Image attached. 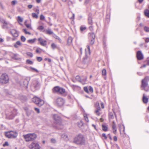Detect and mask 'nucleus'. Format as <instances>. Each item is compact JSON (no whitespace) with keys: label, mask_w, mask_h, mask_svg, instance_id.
Here are the masks:
<instances>
[{"label":"nucleus","mask_w":149,"mask_h":149,"mask_svg":"<svg viewBox=\"0 0 149 149\" xmlns=\"http://www.w3.org/2000/svg\"><path fill=\"white\" fill-rule=\"evenodd\" d=\"M74 142L78 144H83L85 142V139L83 136L79 134L75 137Z\"/></svg>","instance_id":"f257e3e1"},{"label":"nucleus","mask_w":149,"mask_h":149,"mask_svg":"<svg viewBox=\"0 0 149 149\" xmlns=\"http://www.w3.org/2000/svg\"><path fill=\"white\" fill-rule=\"evenodd\" d=\"M149 81V76L146 77L145 78L142 80L141 88H142V90L146 92L149 91V87H147L148 85V82Z\"/></svg>","instance_id":"f03ea898"},{"label":"nucleus","mask_w":149,"mask_h":149,"mask_svg":"<svg viewBox=\"0 0 149 149\" xmlns=\"http://www.w3.org/2000/svg\"><path fill=\"white\" fill-rule=\"evenodd\" d=\"M24 138L26 142L33 141L37 137V135L35 133H29L23 135Z\"/></svg>","instance_id":"7ed1b4c3"},{"label":"nucleus","mask_w":149,"mask_h":149,"mask_svg":"<svg viewBox=\"0 0 149 149\" xmlns=\"http://www.w3.org/2000/svg\"><path fill=\"white\" fill-rule=\"evenodd\" d=\"M5 136L8 138H15L18 135V133L15 131H10L5 132Z\"/></svg>","instance_id":"20e7f679"},{"label":"nucleus","mask_w":149,"mask_h":149,"mask_svg":"<svg viewBox=\"0 0 149 149\" xmlns=\"http://www.w3.org/2000/svg\"><path fill=\"white\" fill-rule=\"evenodd\" d=\"M32 100L33 102L39 107L42 106L44 103L43 100L36 97H34L32 99Z\"/></svg>","instance_id":"39448f33"},{"label":"nucleus","mask_w":149,"mask_h":149,"mask_svg":"<svg viewBox=\"0 0 149 149\" xmlns=\"http://www.w3.org/2000/svg\"><path fill=\"white\" fill-rule=\"evenodd\" d=\"M9 78L8 75L6 74H3L0 78V82L4 84L8 83L9 81Z\"/></svg>","instance_id":"423d86ee"},{"label":"nucleus","mask_w":149,"mask_h":149,"mask_svg":"<svg viewBox=\"0 0 149 149\" xmlns=\"http://www.w3.org/2000/svg\"><path fill=\"white\" fill-rule=\"evenodd\" d=\"M29 148L30 149H40V147L38 143L33 142L29 146Z\"/></svg>","instance_id":"0eeeda50"},{"label":"nucleus","mask_w":149,"mask_h":149,"mask_svg":"<svg viewBox=\"0 0 149 149\" xmlns=\"http://www.w3.org/2000/svg\"><path fill=\"white\" fill-rule=\"evenodd\" d=\"M57 105L58 106H61L63 105L64 103L63 99L61 97H58L56 101Z\"/></svg>","instance_id":"6e6552de"},{"label":"nucleus","mask_w":149,"mask_h":149,"mask_svg":"<svg viewBox=\"0 0 149 149\" xmlns=\"http://www.w3.org/2000/svg\"><path fill=\"white\" fill-rule=\"evenodd\" d=\"M53 118L55 121V123L56 124L60 123L61 122V119L60 117L57 114H54Z\"/></svg>","instance_id":"1a4fd4ad"},{"label":"nucleus","mask_w":149,"mask_h":149,"mask_svg":"<svg viewBox=\"0 0 149 149\" xmlns=\"http://www.w3.org/2000/svg\"><path fill=\"white\" fill-rule=\"evenodd\" d=\"M17 110L14 109L13 111H12L11 114L9 115H8L9 116V118L10 119H13L17 114Z\"/></svg>","instance_id":"9d476101"},{"label":"nucleus","mask_w":149,"mask_h":149,"mask_svg":"<svg viewBox=\"0 0 149 149\" xmlns=\"http://www.w3.org/2000/svg\"><path fill=\"white\" fill-rule=\"evenodd\" d=\"M136 56L137 58L139 60H141L143 58V56L141 52L138 51L137 52L136 54Z\"/></svg>","instance_id":"9b49d317"},{"label":"nucleus","mask_w":149,"mask_h":149,"mask_svg":"<svg viewBox=\"0 0 149 149\" xmlns=\"http://www.w3.org/2000/svg\"><path fill=\"white\" fill-rule=\"evenodd\" d=\"M38 40L41 45L45 46L46 45L47 41L44 40L41 38H39Z\"/></svg>","instance_id":"f8f14e48"},{"label":"nucleus","mask_w":149,"mask_h":149,"mask_svg":"<svg viewBox=\"0 0 149 149\" xmlns=\"http://www.w3.org/2000/svg\"><path fill=\"white\" fill-rule=\"evenodd\" d=\"M10 33L12 35L15 37H17L18 36V33L17 31L15 29H11Z\"/></svg>","instance_id":"ddd939ff"},{"label":"nucleus","mask_w":149,"mask_h":149,"mask_svg":"<svg viewBox=\"0 0 149 149\" xmlns=\"http://www.w3.org/2000/svg\"><path fill=\"white\" fill-rule=\"evenodd\" d=\"M11 58L16 60H19L21 59L20 58L19 56V55L17 54L12 53L10 55Z\"/></svg>","instance_id":"4468645a"},{"label":"nucleus","mask_w":149,"mask_h":149,"mask_svg":"<svg viewBox=\"0 0 149 149\" xmlns=\"http://www.w3.org/2000/svg\"><path fill=\"white\" fill-rule=\"evenodd\" d=\"M75 78L77 80L80 82H82L83 81L85 82L87 79V77H86L84 79H81L79 76L77 75L76 76Z\"/></svg>","instance_id":"2eb2a0df"},{"label":"nucleus","mask_w":149,"mask_h":149,"mask_svg":"<svg viewBox=\"0 0 149 149\" xmlns=\"http://www.w3.org/2000/svg\"><path fill=\"white\" fill-rule=\"evenodd\" d=\"M40 85V84L39 82L37 81H35L33 82L32 86L35 89L38 88Z\"/></svg>","instance_id":"dca6fc26"},{"label":"nucleus","mask_w":149,"mask_h":149,"mask_svg":"<svg viewBox=\"0 0 149 149\" xmlns=\"http://www.w3.org/2000/svg\"><path fill=\"white\" fill-rule=\"evenodd\" d=\"M60 87L58 86H56L52 89V92L53 93H59L60 91Z\"/></svg>","instance_id":"f3484780"},{"label":"nucleus","mask_w":149,"mask_h":149,"mask_svg":"<svg viewBox=\"0 0 149 149\" xmlns=\"http://www.w3.org/2000/svg\"><path fill=\"white\" fill-rule=\"evenodd\" d=\"M145 94H143L142 100L144 103L146 104L148 102V99L145 96Z\"/></svg>","instance_id":"a211bd4d"},{"label":"nucleus","mask_w":149,"mask_h":149,"mask_svg":"<svg viewBox=\"0 0 149 149\" xmlns=\"http://www.w3.org/2000/svg\"><path fill=\"white\" fill-rule=\"evenodd\" d=\"M72 38L71 37H69L67 41V45L69 46L71 45L72 44Z\"/></svg>","instance_id":"6ab92c4d"},{"label":"nucleus","mask_w":149,"mask_h":149,"mask_svg":"<svg viewBox=\"0 0 149 149\" xmlns=\"http://www.w3.org/2000/svg\"><path fill=\"white\" fill-rule=\"evenodd\" d=\"M21 45V43L19 41H17L14 45V46L15 48H18L19 46Z\"/></svg>","instance_id":"aec40b11"},{"label":"nucleus","mask_w":149,"mask_h":149,"mask_svg":"<svg viewBox=\"0 0 149 149\" xmlns=\"http://www.w3.org/2000/svg\"><path fill=\"white\" fill-rule=\"evenodd\" d=\"M83 62L85 64H88L90 62V58H83Z\"/></svg>","instance_id":"412c9836"},{"label":"nucleus","mask_w":149,"mask_h":149,"mask_svg":"<svg viewBox=\"0 0 149 149\" xmlns=\"http://www.w3.org/2000/svg\"><path fill=\"white\" fill-rule=\"evenodd\" d=\"M100 111L101 109H100V110H98V109H96L95 110V113L97 115L100 116L102 113Z\"/></svg>","instance_id":"4be33fe9"},{"label":"nucleus","mask_w":149,"mask_h":149,"mask_svg":"<svg viewBox=\"0 0 149 149\" xmlns=\"http://www.w3.org/2000/svg\"><path fill=\"white\" fill-rule=\"evenodd\" d=\"M89 38L90 39H95V35L93 33H89L88 34Z\"/></svg>","instance_id":"5701e85b"},{"label":"nucleus","mask_w":149,"mask_h":149,"mask_svg":"<svg viewBox=\"0 0 149 149\" xmlns=\"http://www.w3.org/2000/svg\"><path fill=\"white\" fill-rule=\"evenodd\" d=\"M60 91L59 93L61 94H63L65 93V89L63 88L60 87Z\"/></svg>","instance_id":"b1692460"},{"label":"nucleus","mask_w":149,"mask_h":149,"mask_svg":"<svg viewBox=\"0 0 149 149\" xmlns=\"http://www.w3.org/2000/svg\"><path fill=\"white\" fill-rule=\"evenodd\" d=\"M145 15L147 17L149 18V10L146 9L144 12Z\"/></svg>","instance_id":"393cba45"},{"label":"nucleus","mask_w":149,"mask_h":149,"mask_svg":"<svg viewBox=\"0 0 149 149\" xmlns=\"http://www.w3.org/2000/svg\"><path fill=\"white\" fill-rule=\"evenodd\" d=\"M88 23L89 24L92 25L93 24L92 18L91 17H89L88 18Z\"/></svg>","instance_id":"a878e982"},{"label":"nucleus","mask_w":149,"mask_h":149,"mask_svg":"<svg viewBox=\"0 0 149 149\" xmlns=\"http://www.w3.org/2000/svg\"><path fill=\"white\" fill-rule=\"evenodd\" d=\"M36 39L34 38L33 39L29 40L27 41V42L29 43L32 44L34 43L36 41Z\"/></svg>","instance_id":"bb28decb"},{"label":"nucleus","mask_w":149,"mask_h":149,"mask_svg":"<svg viewBox=\"0 0 149 149\" xmlns=\"http://www.w3.org/2000/svg\"><path fill=\"white\" fill-rule=\"evenodd\" d=\"M77 125L79 127H81L83 125V123L82 121H80L78 122L77 123Z\"/></svg>","instance_id":"cd10ccee"},{"label":"nucleus","mask_w":149,"mask_h":149,"mask_svg":"<svg viewBox=\"0 0 149 149\" xmlns=\"http://www.w3.org/2000/svg\"><path fill=\"white\" fill-rule=\"evenodd\" d=\"M23 20V18L21 17L20 16H18L17 17V21L20 24H21L20 22H22Z\"/></svg>","instance_id":"c85d7f7f"},{"label":"nucleus","mask_w":149,"mask_h":149,"mask_svg":"<svg viewBox=\"0 0 149 149\" xmlns=\"http://www.w3.org/2000/svg\"><path fill=\"white\" fill-rule=\"evenodd\" d=\"M114 115L113 113H110L109 115V118L110 120L113 119L114 118Z\"/></svg>","instance_id":"c756f323"},{"label":"nucleus","mask_w":149,"mask_h":149,"mask_svg":"<svg viewBox=\"0 0 149 149\" xmlns=\"http://www.w3.org/2000/svg\"><path fill=\"white\" fill-rule=\"evenodd\" d=\"M95 107L96 108V109H98L100 110L101 109L100 107V106L98 102H96L95 104Z\"/></svg>","instance_id":"7c9ffc66"},{"label":"nucleus","mask_w":149,"mask_h":149,"mask_svg":"<svg viewBox=\"0 0 149 149\" xmlns=\"http://www.w3.org/2000/svg\"><path fill=\"white\" fill-rule=\"evenodd\" d=\"M112 129L113 130V132L114 133H115L117 131V129L116 125H112Z\"/></svg>","instance_id":"2f4dec72"},{"label":"nucleus","mask_w":149,"mask_h":149,"mask_svg":"<svg viewBox=\"0 0 149 149\" xmlns=\"http://www.w3.org/2000/svg\"><path fill=\"white\" fill-rule=\"evenodd\" d=\"M53 37L56 39L58 40L60 42H61V39L59 37L56 35L55 34H54L53 36Z\"/></svg>","instance_id":"473e14b6"},{"label":"nucleus","mask_w":149,"mask_h":149,"mask_svg":"<svg viewBox=\"0 0 149 149\" xmlns=\"http://www.w3.org/2000/svg\"><path fill=\"white\" fill-rule=\"evenodd\" d=\"M102 129L103 131H107L108 128L105 125H102Z\"/></svg>","instance_id":"72a5a7b5"},{"label":"nucleus","mask_w":149,"mask_h":149,"mask_svg":"<svg viewBox=\"0 0 149 149\" xmlns=\"http://www.w3.org/2000/svg\"><path fill=\"white\" fill-rule=\"evenodd\" d=\"M47 33L49 35H51L53 34V31L50 29H48L46 30Z\"/></svg>","instance_id":"f704fd0d"},{"label":"nucleus","mask_w":149,"mask_h":149,"mask_svg":"<svg viewBox=\"0 0 149 149\" xmlns=\"http://www.w3.org/2000/svg\"><path fill=\"white\" fill-rule=\"evenodd\" d=\"M0 20L2 23L6 25H7L8 24L7 22H6L3 18H0Z\"/></svg>","instance_id":"c9c22d12"},{"label":"nucleus","mask_w":149,"mask_h":149,"mask_svg":"<svg viewBox=\"0 0 149 149\" xmlns=\"http://www.w3.org/2000/svg\"><path fill=\"white\" fill-rule=\"evenodd\" d=\"M84 116L85 120L86 122H89V120L87 115L86 114H84Z\"/></svg>","instance_id":"e433bc0d"},{"label":"nucleus","mask_w":149,"mask_h":149,"mask_svg":"<svg viewBox=\"0 0 149 149\" xmlns=\"http://www.w3.org/2000/svg\"><path fill=\"white\" fill-rule=\"evenodd\" d=\"M26 63L28 64H33V62L29 59H27L26 61Z\"/></svg>","instance_id":"4c0bfd02"},{"label":"nucleus","mask_w":149,"mask_h":149,"mask_svg":"<svg viewBox=\"0 0 149 149\" xmlns=\"http://www.w3.org/2000/svg\"><path fill=\"white\" fill-rule=\"evenodd\" d=\"M61 137L66 140L68 139V136L65 134H62L61 135Z\"/></svg>","instance_id":"58836bf2"},{"label":"nucleus","mask_w":149,"mask_h":149,"mask_svg":"<svg viewBox=\"0 0 149 149\" xmlns=\"http://www.w3.org/2000/svg\"><path fill=\"white\" fill-rule=\"evenodd\" d=\"M26 54L28 56H29L31 57H32L33 56L32 53L31 52H26Z\"/></svg>","instance_id":"ea45409f"},{"label":"nucleus","mask_w":149,"mask_h":149,"mask_svg":"<svg viewBox=\"0 0 149 149\" xmlns=\"http://www.w3.org/2000/svg\"><path fill=\"white\" fill-rule=\"evenodd\" d=\"M106 70L105 69H103L102 71V74L103 75L105 76L106 75Z\"/></svg>","instance_id":"a19ab883"},{"label":"nucleus","mask_w":149,"mask_h":149,"mask_svg":"<svg viewBox=\"0 0 149 149\" xmlns=\"http://www.w3.org/2000/svg\"><path fill=\"white\" fill-rule=\"evenodd\" d=\"M32 16L33 18H38V15L36 13H33L32 14Z\"/></svg>","instance_id":"79ce46f5"},{"label":"nucleus","mask_w":149,"mask_h":149,"mask_svg":"<svg viewBox=\"0 0 149 149\" xmlns=\"http://www.w3.org/2000/svg\"><path fill=\"white\" fill-rule=\"evenodd\" d=\"M51 47L53 49H54L57 47L56 45L54 43H52L51 44Z\"/></svg>","instance_id":"37998d69"},{"label":"nucleus","mask_w":149,"mask_h":149,"mask_svg":"<svg viewBox=\"0 0 149 149\" xmlns=\"http://www.w3.org/2000/svg\"><path fill=\"white\" fill-rule=\"evenodd\" d=\"M144 29L145 31L146 32H149V27H147L145 26L144 27Z\"/></svg>","instance_id":"c03bdc74"},{"label":"nucleus","mask_w":149,"mask_h":149,"mask_svg":"<svg viewBox=\"0 0 149 149\" xmlns=\"http://www.w3.org/2000/svg\"><path fill=\"white\" fill-rule=\"evenodd\" d=\"M26 38L23 36H22L21 37V40L22 41L24 42L26 40Z\"/></svg>","instance_id":"a18cd8bd"},{"label":"nucleus","mask_w":149,"mask_h":149,"mask_svg":"<svg viewBox=\"0 0 149 149\" xmlns=\"http://www.w3.org/2000/svg\"><path fill=\"white\" fill-rule=\"evenodd\" d=\"M17 3V1L16 0L13 1H11V4L13 5H15Z\"/></svg>","instance_id":"49530a36"},{"label":"nucleus","mask_w":149,"mask_h":149,"mask_svg":"<svg viewBox=\"0 0 149 149\" xmlns=\"http://www.w3.org/2000/svg\"><path fill=\"white\" fill-rule=\"evenodd\" d=\"M40 50H42V49L39 48H38L36 50V52L37 53H40L41 51Z\"/></svg>","instance_id":"de8ad7c7"},{"label":"nucleus","mask_w":149,"mask_h":149,"mask_svg":"<svg viewBox=\"0 0 149 149\" xmlns=\"http://www.w3.org/2000/svg\"><path fill=\"white\" fill-rule=\"evenodd\" d=\"M84 90L87 93H88L89 92L88 88L87 87L85 86L84 88Z\"/></svg>","instance_id":"09e8293b"},{"label":"nucleus","mask_w":149,"mask_h":149,"mask_svg":"<svg viewBox=\"0 0 149 149\" xmlns=\"http://www.w3.org/2000/svg\"><path fill=\"white\" fill-rule=\"evenodd\" d=\"M40 19L41 20H44L45 19V17L42 15H40Z\"/></svg>","instance_id":"8fccbe9b"},{"label":"nucleus","mask_w":149,"mask_h":149,"mask_svg":"<svg viewBox=\"0 0 149 149\" xmlns=\"http://www.w3.org/2000/svg\"><path fill=\"white\" fill-rule=\"evenodd\" d=\"M23 31L24 32V33H25V34H29V35L31 34V33L29 32H28L26 29H23Z\"/></svg>","instance_id":"3c124183"},{"label":"nucleus","mask_w":149,"mask_h":149,"mask_svg":"<svg viewBox=\"0 0 149 149\" xmlns=\"http://www.w3.org/2000/svg\"><path fill=\"white\" fill-rule=\"evenodd\" d=\"M35 111L37 112V113H39L40 112V111L39 109L37 108H34Z\"/></svg>","instance_id":"603ef678"},{"label":"nucleus","mask_w":149,"mask_h":149,"mask_svg":"<svg viewBox=\"0 0 149 149\" xmlns=\"http://www.w3.org/2000/svg\"><path fill=\"white\" fill-rule=\"evenodd\" d=\"M37 61L39 62H40L42 60V58L40 57H37Z\"/></svg>","instance_id":"864d4df0"},{"label":"nucleus","mask_w":149,"mask_h":149,"mask_svg":"<svg viewBox=\"0 0 149 149\" xmlns=\"http://www.w3.org/2000/svg\"><path fill=\"white\" fill-rule=\"evenodd\" d=\"M80 30L81 31H82L86 29V28L85 27H83V26H81L80 28Z\"/></svg>","instance_id":"5fc2aeb1"},{"label":"nucleus","mask_w":149,"mask_h":149,"mask_svg":"<svg viewBox=\"0 0 149 149\" xmlns=\"http://www.w3.org/2000/svg\"><path fill=\"white\" fill-rule=\"evenodd\" d=\"M94 39H91V42H90V44L91 45H93L94 44V42H95Z\"/></svg>","instance_id":"6e6d98bb"},{"label":"nucleus","mask_w":149,"mask_h":149,"mask_svg":"<svg viewBox=\"0 0 149 149\" xmlns=\"http://www.w3.org/2000/svg\"><path fill=\"white\" fill-rule=\"evenodd\" d=\"M89 89L91 93H93V89L92 87L90 86L89 87Z\"/></svg>","instance_id":"4d7b16f0"},{"label":"nucleus","mask_w":149,"mask_h":149,"mask_svg":"<svg viewBox=\"0 0 149 149\" xmlns=\"http://www.w3.org/2000/svg\"><path fill=\"white\" fill-rule=\"evenodd\" d=\"M44 29V27L43 26H39L38 28V29H39V30H42L43 29Z\"/></svg>","instance_id":"13d9d810"},{"label":"nucleus","mask_w":149,"mask_h":149,"mask_svg":"<svg viewBox=\"0 0 149 149\" xmlns=\"http://www.w3.org/2000/svg\"><path fill=\"white\" fill-rule=\"evenodd\" d=\"M51 142L53 143H55L56 142V140L54 139H52L51 140Z\"/></svg>","instance_id":"bf43d9fd"},{"label":"nucleus","mask_w":149,"mask_h":149,"mask_svg":"<svg viewBox=\"0 0 149 149\" xmlns=\"http://www.w3.org/2000/svg\"><path fill=\"white\" fill-rule=\"evenodd\" d=\"M0 6L1 7V8L2 9H4V6L3 5V4L0 1Z\"/></svg>","instance_id":"052dcab7"},{"label":"nucleus","mask_w":149,"mask_h":149,"mask_svg":"<svg viewBox=\"0 0 149 149\" xmlns=\"http://www.w3.org/2000/svg\"><path fill=\"white\" fill-rule=\"evenodd\" d=\"M26 26L27 28H29L30 29H31V25L30 24H26Z\"/></svg>","instance_id":"680f3d73"},{"label":"nucleus","mask_w":149,"mask_h":149,"mask_svg":"<svg viewBox=\"0 0 149 149\" xmlns=\"http://www.w3.org/2000/svg\"><path fill=\"white\" fill-rule=\"evenodd\" d=\"M88 50V52H89V54H90V47L89 45H87V46H86Z\"/></svg>","instance_id":"e2e57ef3"},{"label":"nucleus","mask_w":149,"mask_h":149,"mask_svg":"<svg viewBox=\"0 0 149 149\" xmlns=\"http://www.w3.org/2000/svg\"><path fill=\"white\" fill-rule=\"evenodd\" d=\"M102 136L103 137H104L105 139H107V137L106 136V134L104 133H103L102 134Z\"/></svg>","instance_id":"0e129e2a"},{"label":"nucleus","mask_w":149,"mask_h":149,"mask_svg":"<svg viewBox=\"0 0 149 149\" xmlns=\"http://www.w3.org/2000/svg\"><path fill=\"white\" fill-rule=\"evenodd\" d=\"M8 144L7 142H5V143L3 144V146H8Z\"/></svg>","instance_id":"69168bd1"},{"label":"nucleus","mask_w":149,"mask_h":149,"mask_svg":"<svg viewBox=\"0 0 149 149\" xmlns=\"http://www.w3.org/2000/svg\"><path fill=\"white\" fill-rule=\"evenodd\" d=\"M145 42H149V38H146L145 40Z\"/></svg>","instance_id":"338daca9"},{"label":"nucleus","mask_w":149,"mask_h":149,"mask_svg":"<svg viewBox=\"0 0 149 149\" xmlns=\"http://www.w3.org/2000/svg\"><path fill=\"white\" fill-rule=\"evenodd\" d=\"M28 7L29 9L33 7V5H29L28 6Z\"/></svg>","instance_id":"774afa93"}]
</instances>
